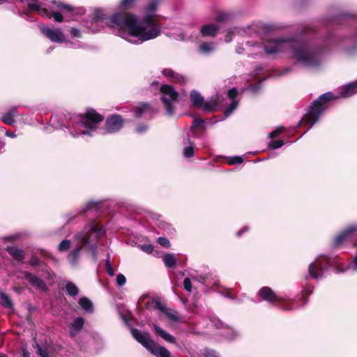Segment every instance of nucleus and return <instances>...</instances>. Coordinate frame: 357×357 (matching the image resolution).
Segmentation results:
<instances>
[{
  "instance_id": "9d476101",
  "label": "nucleus",
  "mask_w": 357,
  "mask_h": 357,
  "mask_svg": "<svg viewBox=\"0 0 357 357\" xmlns=\"http://www.w3.org/2000/svg\"><path fill=\"white\" fill-rule=\"evenodd\" d=\"M257 294L262 300L269 303H274L284 310H292L295 309L294 307L290 305L291 303L289 301H287L283 298L277 296L269 287H264L261 288Z\"/></svg>"
},
{
  "instance_id": "5fc2aeb1",
  "label": "nucleus",
  "mask_w": 357,
  "mask_h": 357,
  "mask_svg": "<svg viewBox=\"0 0 357 357\" xmlns=\"http://www.w3.org/2000/svg\"><path fill=\"white\" fill-rule=\"evenodd\" d=\"M140 248H141L142 250H143L144 252H146L147 254H151L153 251V245H151L150 244L142 245H141Z\"/></svg>"
},
{
  "instance_id": "473e14b6",
  "label": "nucleus",
  "mask_w": 357,
  "mask_h": 357,
  "mask_svg": "<svg viewBox=\"0 0 357 357\" xmlns=\"http://www.w3.org/2000/svg\"><path fill=\"white\" fill-rule=\"evenodd\" d=\"M214 50V46L213 43H203L199 45V50L204 54H209Z\"/></svg>"
},
{
  "instance_id": "aec40b11",
  "label": "nucleus",
  "mask_w": 357,
  "mask_h": 357,
  "mask_svg": "<svg viewBox=\"0 0 357 357\" xmlns=\"http://www.w3.org/2000/svg\"><path fill=\"white\" fill-rule=\"evenodd\" d=\"M160 312L162 314L165 315L168 321L170 322L177 323L183 321V317L177 311L169 309L165 305H163L162 310H160Z\"/></svg>"
},
{
  "instance_id": "c03bdc74",
  "label": "nucleus",
  "mask_w": 357,
  "mask_h": 357,
  "mask_svg": "<svg viewBox=\"0 0 357 357\" xmlns=\"http://www.w3.org/2000/svg\"><path fill=\"white\" fill-rule=\"evenodd\" d=\"M158 243L160 245H162V246H163V247H165V248H169V247H170V242H169V241L167 238H165V237H159V238H158Z\"/></svg>"
},
{
  "instance_id": "bf43d9fd",
  "label": "nucleus",
  "mask_w": 357,
  "mask_h": 357,
  "mask_svg": "<svg viewBox=\"0 0 357 357\" xmlns=\"http://www.w3.org/2000/svg\"><path fill=\"white\" fill-rule=\"evenodd\" d=\"M248 229H249V228H248V226H245L243 229H241V230H239V231L237 232V234H237V236H238V237L241 236V235H242L244 232L247 231L248 230Z\"/></svg>"
},
{
  "instance_id": "37998d69",
  "label": "nucleus",
  "mask_w": 357,
  "mask_h": 357,
  "mask_svg": "<svg viewBox=\"0 0 357 357\" xmlns=\"http://www.w3.org/2000/svg\"><path fill=\"white\" fill-rule=\"evenodd\" d=\"M126 282V277L121 274V273H119L117 275H116V283L120 287H122L123 286Z\"/></svg>"
},
{
  "instance_id": "4be33fe9",
  "label": "nucleus",
  "mask_w": 357,
  "mask_h": 357,
  "mask_svg": "<svg viewBox=\"0 0 357 357\" xmlns=\"http://www.w3.org/2000/svg\"><path fill=\"white\" fill-rule=\"evenodd\" d=\"M17 116V107H12L7 112L3 113L0 116L1 121L9 126H12L15 123V117Z\"/></svg>"
},
{
  "instance_id": "ddd939ff",
  "label": "nucleus",
  "mask_w": 357,
  "mask_h": 357,
  "mask_svg": "<svg viewBox=\"0 0 357 357\" xmlns=\"http://www.w3.org/2000/svg\"><path fill=\"white\" fill-rule=\"evenodd\" d=\"M43 5L36 2L28 3L29 10L31 11H37L43 17L50 18L52 17L54 21L61 22L63 20V15L58 11H52L51 13L46 8H42Z\"/></svg>"
},
{
  "instance_id": "8fccbe9b",
  "label": "nucleus",
  "mask_w": 357,
  "mask_h": 357,
  "mask_svg": "<svg viewBox=\"0 0 357 357\" xmlns=\"http://www.w3.org/2000/svg\"><path fill=\"white\" fill-rule=\"evenodd\" d=\"M204 123V121L202 119H195L191 125V129H195Z\"/></svg>"
},
{
  "instance_id": "dca6fc26",
  "label": "nucleus",
  "mask_w": 357,
  "mask_h": 357,
  "mask_svg": "<svg viewBox=\"0 0 357 357\" xmlns=\"http://www.w3.org/2000/svg\"><path fill=\"white\" fill-rule=\"evenodd\" d=\"M101 204L100 202L91 201L87 202L78 212L73 211L67 213L65 215L66 222L68 223L74 220L78 213L86 214L89 211H98L100 208Z\"/></svg>"
},
{
  "instance_id": "49530a36",
  "label": "nucleus",
  "mask_w": 357,
  "mask_h": 357,
  "mask_svg": "<svg viewBox=\"0 0 357 357\" xmlns=\"http://www.w3.org/2000/svg\"><path fill=\"white\" fill-rule=\"evenodd\" d=\"M283 130H284V127H282V126L278 127L276 129H275L274 130H273L272 132H271L268 134V137L273 138V137H277L279 134H280L283 131Z\"/></svg>"
},
{
  "instance_id": "72a5a7b5",
  "label": "nucleus",
  "mask_w": 357,
  "mask_h": 357,
  "mask_svg": "<svg viewBox=\"0 0 357 357\" xmlns=\"http://www.w3.org/2000/svg\"><path fill=\"white\" fill-rule=\"evenodd\" d=\"M195 153V143L190 142V145L185 147L183 149V155L185 158H190L194 155Z\"/></svg>"
},
{
  "instance_id": "f704fd0d",
  "label": "nucleus",
  "mask_w": 357,
  "mask_h": 357,
  "mask_svg": "<svg viewBox=\"0 0 357 357\" xmlns=\"http://www.w3.org/2000/svg\"><path fill=\"white\" fill-rule=\"evenodd\" d=\"M71 245V241L68 239L63 240L58 245V250L61 252L68 251Z\"/></svg>"
},
{
  "instance_id": "6e6552de",
  "label": "nucleus",
  "mask_w": 357,
  "mask_h": 357,
  "mask_svg": "<svg viewBox=\"0 0 357 357\" xmlns=\"http://www.w3.org/2000/svg\"><path fill=\"white\" fill-rule=\"evenodd\" d=\"M331 266V259L326 255H319L309 264L308 275L314 280H319L324 278Z\"/></svg>"
},
{
  "instance_id": "69168bd1",
  "label": "nucleus",
  "mask_w": 357,
  "mask_h": 357,
  "mask_svg": "<svg viewBox=\"0 0 357 357\" xmlns=\"http://www.w3.org/2000/svg\"><path fill=\"white\" fill-rule=\"evenodd\" d=\"M243 48L242 47H240V46L237 47V48H236V52H237L238 54H242V53H243Z\"/></svg>"
},
{
  "instance_id": "603ef678",
  "label": "nucleus",
  "mask_w": 357,
  "mask_h": 357,
  "mask_svg": "<svg viewBox=\"0 0 357 357\" xmlns=\"http://www.w3.org/2000/svg\"><path fill=\"white\" fill-rule=\"evenodd\" d=\"M149 129V126L146 124H142L137 126L135 129V132L139 134L144 133L146 132Z\"/></svg>"
},
{
  "instance_id": "3c124183",
  "label": "nucleus",
  "mask_w": 357,
  "mask_h": 357,
  "mask_svg": "<svg viewBox=\"0 0 357 357\" xmlns=\"http://www.w3.org/2000/svg\"><path fill=\"white\" fill-rule=\"evenodd\" d=\"M65 43H66V44L70 47H72V48H74V49H79V48H82V45L80 43V42L74 43V42L66 40Z\"/></svg>"
},
{
  "instance_id": "b1692460",
  "label": "nucleus",
  "mask_w": 357,
  "mask_h": 357,
  "mask_svg": "<svg viewBox=\"0 0 357 357\" xmlns=\"http://www.w3.org/2000/svg\"><path fill=\"white\" fill-rule=\"evenodd\" d=\"M84 320L82 317L75 318L70 325V335L72 337L75 336L84 326Z\"/></svg>"
},
{
  "instance_id": "f8f14e48",
  "label": "nucleus",
  "mask_w": 357,
  "mask_h": 357,
  "mask_svg": "<svg viewBox=\"0 0 357 357\" xmlns=\"http://www.w3.org/2000/svg\"><path fill=\"white\" fill-rule=\"evenodd\" d=\"M107 16L100 10H96L89 19L84 21V26L91 33L101 31L106 23Z\"/></svg>"
},
{
  "instance_id": "79ce46f5",
  "label": "nucleus",
  "mask_w": 357,
  "mask_h": 357,
  "mask_svg": "<svg viewBox=\"0 0 357 357\" xmlns=\"http://www.w3.org/2000/svg\"><path fill=\"white\" fill-rule=\"evenodd\" d=\"M204 354L205 357H220L217 351L210 349H206Z\"/></svg>"
},
{
  "instance_id": "cd10ccee",
  "label": "nucleus",
  "mask_w": 357,
  "mask_h": 357,
  "mask_svg": "<svg viewBox=\"0 0 357 357\" xmlns=\"http://www.w3.org/2000/svg\"><path fill=\"white\" fill-rule=\"evenodd\" d=\"M165 265L167 268H175L176 266V259L174 254L167 253L162 257Z\"/></svg>"
},
{
  "instance_id": "774afa93",
  "label": "nucleus",
  "mask_w": 357,
  "mask_h": 357,
  "mask_svg": "<svg viewBox=\"0 0 357 357\" xmlns=\"http://www.w3.org/2000/svg\"><path fill=\"white\" fill-rule=\"evenodd\" d=\"M225 41H226L227 43H229V42H231V36H230V35H229V34H228V35L226 36Z\"/></svg>"
},
{
  "instance_id": "393cba45",
  "label": "nucleus",
  "mask_w": 357,
  "mask_h": 357,
  "mask_svg": "<svg viewBox=\"0 0 357 357\" xmlns=\"http://www.w3.org/2000/svg\"><path fill=\"white\" fill-rule=\"evenodd\" d=\"M78 304L80 307L86 313L91 314L94 312V306L93 302L86 296L79 298Z\"/></svg>"
},
{
  "instance_id": "c9c22d12",
  "label": "nucleus",
  "mask_w": 357,
  "mask_h": 357,
  "mask_svg": "<svg viewBox=\"0 0 357 357\" xmlns=\"http://www.w3.org/2000/svg\"><path fill=\"white\" fill-rule=\"evenodd\" d=\"M138 0H121V6L123 8L128 9L132 8Z\"/></svg>"
},
{
  "instance_id": "c756f323",
  "label": "nucleus",
  "mask_w": 357,
  "mask_h": 357,
  "mask_svg": "<svg viewBox=\"0 0 357 357\" xmlns=\"http://www.w3.org/2000/svg\"><path fill=\"white\" fill-rule=\"evenodd\" d=\"M66 291L68 296L75 297L79 294V289L73 282H68L66 284Z\"/></svg>"
},
{
  "instance_id": "4c0bfd02",
  "label": "nucleus",
  "mask_w": 357,
  "mask_h": 357,
  "mask_svg": "<svg viewBox=\"0 0 357 357\" xmlns=\"http://www.w3.org/2000/svg\"><path fill=\"white\" fill-rule=\"evenodd\" d=\"M105 268L107 271V273L109 276H114V271L112 266V264L110 263L109 259V255H107V259H106V263H105Z\"/></svg>"
},
{
  "instance_id": "0e129e2a",
  "label": "nucleus",
  "mask_w": 357,
  "mask_h": 357,
  "mask_svg": "<svg viewBox=\"0 0 357 357\" xmlns=\"http://www.w3.org/2000/svg\"><path fill=\"white\" fill-rule=\"evenodd\" d=\"M264 29L267 31H271V30H273L275 29V27L271 24H266L264 26Z\"/></svg>"
},
{
  "instance_id": "39448f33",
  "label": "nucleus",
  "mask_w": 357,
  "mask_h": 357,
  "mask_svg": "<svg viewBox=\"0 0 357 357\" xmlns=\"http://www.w3.org/2000/svg\"><path fill=\"white\" fill-rule=\"evenodd\" d=\"M338 96H335L333 92H326L321 95L310 106L307 114L301 119L298 126L303 124H310L308 129L303 134L306 133L312 128L313 125L319 120L320 116L327 109V103L333 100H336L339 97L347 98L357 93V82H350L344 85L337 91Z\"/></svg>"
},
{
  "instance_id": "f03ea898",
  "label": "nucleus",
  "mask_w": 357,
  "mask_h": 357,
  "mask_svg": "<svg viewBox=\"0 0 357 357\" xmlns=\"http://www.w3.org/2000/svg\"><path fill=\"white\" fill-rule=\"evenodd\" d=\"M102 121L103 116L93 109H88L84 115L68 114L67 117L63 114H54L50 120L56 128H66L73 137H92L96 133H115L121 129L123 124L121 116L114 114L107 119L105 128L99 129L98 124Z\"/></svg>"
},
{
  "instance_id": "864d4df0",
  "label": "nucleus",
  "mask_w": 357,
  "mask_h": 357,
  "mask_svg": "<svg viewBox=\"0 0 357 357\" xmlns=\"http://www.w3.org/2000/svg\"><path fill=\"white\" fill-rule=\"evenodd\" d=\"M261 88V82H259L249 86V90L252 93H257Z\"/></svg>"
},
{
  "instance_id": "ea45409f",
  "label": "nucleus",
  "mask_w": 357,
  "mask_h": 357,
  "mask_svg": "<svg viewBox=\"0 0 357 357\" xmlns=\"http://www.w3.org/2000/svg\"><path fill=\"white\" fill-rule=\"evenodd\" d=\"M284 144V142L281 140H272L268 144V148L271 149H277L282 147Z\"/></svg>"
},
{
  "instance_id": "680f3d73",
  "label": "nucleus",
  "mask_w": 357,
  "mask_h": 357,
  "mask_svg": "<svg viewBox=\"0 0 357 357\" xmlns=\"http://www.w3.org/2000/svg\"><path fill=\"white\" fill-rule=\"evenodd\" d=\"M347 270H349L347 266L346 268L336 267L335 268L337 273H344Z\"/></svg>"
},
{
  "instance_id": "9b49d317",
  "label": "nucleus",
  "mask_w": 357,
  "mask_h": 357,
  "mask_svg": "<svg viewBox=\"0 0 357 357\" xmlns=\"http://www.w3.org/2000/svg\"><path fill=\"white\" fill-rule=\"evenodd\" d=\"M190 100L193 106L202 109L206 113L214 112L218 109V100H204L201 93L197 91H191Z\"/></svg>"
},
{
  "instance_id": "6e6d98bb",
  "label": "nucleus",
  "mask_w": 357,
  "mask_h": 357,
  "mask_svg": "<svg viewBox=\"0 0 357 357\" xmlns=\"http://www.w3.org/2000/svg\"><path fill=\"white\" fill-rule=\"evenodd\" d=\"M29 263L33 266H39L42 261L38 257H32Z\"/></svg>"
},
{
  "instance_id": "052dcab7",
  "label": "nucleus",
  "mask_w": 357,
  "mask_h": 357,
  "mask_svg": "<svg viewBox=\"0 0 357 357\" xmlns=\"http://www.w3.org/2000/svg\"><path fill=\"white\" fill-rule=\"evenodd\" d=\"M6 135L7 137H11V138H15L16 136H17L15 132L9 131V130L6 132Z\"/></svg>"
},
{
  "instance_id": "e433bc0d",
  "label": "nucleus",
  "mask_w": 357,
  "mask_h": 357,
  "mask_svg": "<svg viewBox=\"0 0 357 357\" xmlns=\"http://www.w3.org/2000/svg\"><path fill=\"white\" fill-rule=\"evenodd\" d=\"M162 74L164 76L167 77H172L176 79H179V75L178 74H176L172 69L170 68H166L162 70Z\"/></svg>"
},
{
  "instance_id": "a18cd8bd",
  "label": "nucleus",
  "mask_w": 357,
  "mask_h": 357,
  "mask_svg": "<svg viewBox=\"0 0 357 357\" xmlns=\"http://www.w3.org/2000/svg\"><path fill=\"white\" fill-rule=\"evenodd\" d=\"M183 288L188 292L192 291V282L191 280L188 278H185L183 280Z\"/></svg>"
},
{
  "instance_id": "a878e982",
  "label": "nucleus",
  "mask_w": 357,
  "mask_h": 357,
  "mask_svg": "<svg viewBox=\"0 0 357 357\" xmlns=\"http://www.w3.org/2000/svg\"><path fill=\"white\" fill-rule=\"evenodd\" d=\"M218 29V25L208 24L202 27L201 33L204 36H214L217 33Z\"/></svg>"
},
{
  "instance_id": "f3484780",
  "label": "nucleus",
  "mask_w": 357,
  "mask_h": 357,
  "mask_svg": "<svg viewBox=\"0 0 357 357\" xmlns=\"http://www.w3.org/2000/svg\"><path fill=\"white\" fill-rule=\"evenodd\" d=\"M356 232H357L356 225L349 226L334 238L333 243V246L337 247L340 245L342 243L349 239Z\"/></svg>"
},
{
  "instance_id": "bb28decb",
  "label": "nucleus",
  "mask_w": 357,
  "mask_h": 357,
  "mask_svg": "<svg viewBox=\"0 0 357 357\" xmlns=\"http://www.w3.org/2000/svg\"><path fill=\"white\" fill-rule=\"evenodd\" d=\"M151 111V108L148 103H142L138 105L135 110V116L136 118H141L146 114H149Z\"/></svg>"
},
{
  "instance_id": "7c9ffc66",
  "label": "nucleus",
  "mask_w": 357,
  "mask_h": 357,
  "mask_svg": "<svg viewBox=\"0 0 357 357\" xmlns=\"http://www.w3.org/2000/svg\"><path fill=\"white\" fill-rule=\"evenodd\" d=\"M0 302L1 304L6 308H10L13 307V301L7 294L0 291Z\"/></svg>"
},
{
  "instance_id": "c85d7f7f",
  "label": "nucleus",
  "mask_w": 357,
  "mask_h": 357,
  "mask_svg": "<svg viewBox=\"0 0 357 357\" xmlns=\"http://www.w3.org/2000/svg\"><path fill=\"white\" fill-rule=\"evenodd\" d=\"M158 6V1L152 0L145 8V13L144 15H150L152 18L155 19V12Z\"/></svg>"
},
{
  "instance_id": "423d86ee",
  "label": "nucleus",
  "mask_w": 357,
  "mask_h": 357,
  "mask_svg": "<svg viewBox=\"0 0 357 357\" xmlns=\"http://www.w3.org/2000/svg\"><path fill=\"white\" fill-rule=\"evenodd\" d=\"M330 23L333 25L345 24L352 27L351 35L342 38L341 43L351 42L352 45L344 47V51L349 54H356L357 52V17H351L348 13H341L332 17Z\"/></svg>"
},
{
  "instance_id": "412c9836",
  "label": "nucleus",
  "mask_w": 357,
  "mask_h": 357,
  "mask_svg": "<svg viewBox=\"0 0 357 357\" xmlns=\"http://www.w3.org/2000/svg\"><path fill=\"white\" fill-rule=\"evenodd\" d=\"M146 299H147V301L144 303V306L148 310L155 309L159 311L162 310V307L164 304L162 303L158 298L149 299L147 296H142L140 297L139 303H142Z\"/></svg>"
},
{
  "instance_id": "13d9d810",
  "label": "nucleus",
  "mask_w": 357,
  "mask_h": 357,
  "mask_svg": "<svg viewBox=\"0 0 357 357\" xmlns=\"http://www.w3.org/2000/svg\"><path fill=\"white\" fill-rule=\"evenodd\" d=\"M303 292L305 294H311L313 292V287L306 286L303 289Z\"/></svg>"
},
{
  "instance_id": "6ab92c4d",
  "label": "nucleus",
  "mask_w": 357,
  "mask_h": 357,
  "mask_svg": "<svg viewBox=\"0 0 357 357\" xmlns=\"http://www.w3.org/2000/svg\"><path fill=\"white\" fill-rule=\"evenodd\" d=\"M237 95L238 89L236 87H233L228 91L227 96L231 102L224 111V114L226 117H228L229 115H231V114L236 109L238 105V101L236 100Z\"/></svg>"
},
{
  "instance_id": "a211bd4d",
  "label": "nucleus",
  "mask_w": 357,
  "mask_h": 357,
  "mask_svg": "<svg viewBox=\"0 0 357 357\" xmlns=\"http://www.w3.org/2000/svg\"><path fill=\"white\" fill-rule=\"evenodd\" d=\"M24 276L30 284L36 289L44 292H47L48 291L47 285L40 278L28 271H25L24 273Z\"/></svg>"
},
{
  "instance_id": "1a4fd4ad",
  "label": "nucleus",
  "mask_w": 357,
  "mask_h": 357,
  "mask_svg": "<svg viewBox=\"0 0 357 357\" xmlns=\"http://www.w3.org/2000/svg\"><path fill=\"white\" fill-rule=\"evenodd\" d=\"M161 100L165 107L167 114L172 116L174 112L173 105L178 100V92L170 85L163 84L160 86Z\"/></svg>"
},
{
  "instance_id": "2eb2a0df",
  "label": "nucleus",
  "mask_w": 357,
  "mask_h": 357,
  "mask_svg": "<svg viewBox=\"0 0 357 357\" xmlns=\"http://www.w3.org/2000/svg\"><path fill=\"white\" fill-rule=\"evenodd\" d=\"M42 33L54 43H61L66 41V36L59 28L52 29L46 26H40Z\"/></svg>"
},
{
  "instance_id": "2f4dec72",
  "label": "nucleus",
  "mask_w": 357,
  "mask_h": 357,
  "mask_svg": "<svg viewBox=\"0 0 357 357\" xmlns=\"http://www.w3.org/2000/svg\"><path fill=\"white\" fill-rule=\"evenodd\" d=\"M54 3L56 5L57 8H59V10H62L63 12L74 15L75 8L71 5L63 3L61 2H55Z\"/></svg>"
},
{
  "instance_id": "a19ab883",
  "label": "nucleus",
  "mask_w": 357,
  "mask_h": 357,
  "mask_svg": "<svg viewBox=\"0 0 357 357\" xmlns=\"http://www.w3.org/2000/svg\"><path fill=\"white\" fill-rule=\"evenodd\" d=\"M230 18V15L227 13H220L217 15V21L218 22H225L228 20Z\"/></svg>"
},
{
  "instance_id": "338daca9",
  "label": "nucleus",
  "mask_w": 357,
  "mask_h": 357,
  "mask_svg": "<svg viewBox=\"0 0 357 357\" xmlns=\"http://www.w3.org/2000/svg\"><path fill=\"white\" fill-rule=\"evenodd\" d=\"M224 296L225 297H227L229 299H231V300H235L236 299V298L234 296H231L230 294H226Z\"/></svg>"
},
{
  "instance_id": "09e8293b",
  "label": "nucleus",
  "mask_w": 357,
  "mask_h": 357,
  "mask_svg": "<svg viewBox=\"0 0 357 357\" xmlns=\"http://www.w3.org/2000/svg\"><path fill=\"white\" fill-rule=\"evenodd\" d=\"M36 347L38 348V354L40 357H50L45 349L43 348L38 344H36Z\"/></svg>"
},
{
  "instance_id": "e2e57ef3",
  "label": "nucleus",
  "mask_w": 357,
  "mask_h": 357,
  "mask_svg": "<svg viewBox=\"0 0 357 357\" xmlns=\"http://www.w3.org/2000/svg\"><path fill=\"white\" fill-rule=\"evenodd\" d=\"M15 239H16L15 236H8L5 237V240H6L8 241H14Z\"/></svg>"
},
{
  "instance_id": "4d7b16f0",
  "label": "nucleus",
  "mask_w": 357,
  "mask_h": 357,
  "mask_svg": "<svg viewBox=\"0 0 357 357\" xmlns=\"http://www.w3.org/2000/svg\"><path fill=\"white\" fill-rule=\"evenodd\" d=\"M239 336L238 332L234 329H231L229 331V336L228 338L230 340H234L235 338L238 337Z\"/></svg>"
},
{
  "instance_id": "7ed1b4c3",
  "label": "nucleus",
  "mask_w": 357,
  "mask_h": 357,
  "mask_svg": "<svg viewBox=\"0 0 357 357\" xmlns=\"http://www.w3.org/2000/svg\"><path fill=\"white\" fill-rule=\"evenodd\" d=\"M109 26L118 29L121 38L134 45L155 39L162 33L161 25L150 15L117 13L109 17Z\"/></svg>"
},
{
  "instance_id": "f257e3e1",
  "label": "nucleus",
  "mask_w": 357,
  "mask_h": 357,
  "mask_svg": "<svg viewBox=\"0 0 357 357\" xmlns=\"http://www.w3.org/2000/svg\"><path fill=\"white\" fill-rule=\"evenodd\" d=\"M263 47L267 55L289 51L290 58L303 67L318 68L324 62L328 44L316 40H299L296 36H281L265 40Z\"/></svg>"
},
{
  "instance_id": "de8ad7c7",
  "label": "nucleus",
  "mask_w": 357,
  "mask_h": 357,
  "mask_svg": "<svg viewBox=\"0 0 357 357\" xmlns=\"http://www.w3.org/2000/svg\"><path fill=\"white\" fill-rule=\"evenodd\" d=\"M70 33L71 36L73 38H81L82 37V33H81L80 30L75 27L70 28Z\"/></svg>"
},
{
  "instance_id": "0eeeda50",
  "label": "nucleus",
  "mask_w": 357,
  "mask_h": 357,
  "mask_svg": "<svg viewBox=\"0 0 357 357\" xmlns=\"http://www.w3.org/2000/svg\"><path fill=\"white\" fill-rule=\"evenodd\" d=\"M132 337L156 357H172L169 351L165 347L157 344L149 333L142 332L136 328H131Z\"/></svg>"
},
{
  "instance_id": "20e7f679",
  "label": "nucleus",
  "mask_w": 357,
  "mask_h": 357,
  "mask_svg": "<svg viewBox=\"0 0 357 357\" xmlns=\"http://www.w3.org/2000/svg\"><path fill=\"white\" fill-rule=\"evenodd\" d=\"M105 234V229L100 227L96 222H91L86 225L82 231L77 233L75 240V248L72 249L67 255V260L73 267H77L81 258V252L84 248L89 249L95 255L98 247V239Z\"/></svg>"
},
{
  "instance_id": "5701e85b",
  "label": "nucleus",
  "mask_w": 357,
  "mask_h": 357,
  "mask_svg": "<svg viewBox=\"0 0 357 357\" xmlns=\"http://www.w3.org/2000/svg\"><path fill=\"white\" fill-rule=\"evenodd\" d=\"M6 250L9 255L17 261H22L25 258L24 251L16 246H8Z\"/></svg>"
},
{
  "instance_id": "58836bf2",
  "label": "nucleus",
  "mask_w": 357,
  "mask_h": 357,
  "mask_svg": "<svg viewBox=\"0 0 357 357\" xmlns=\"http://www.w3.org/2000/svg\"><path fill=\"white\" fill-rule=\"evenodd\" d=\"M243 158L241 156H231L228 158V164L233 165L236 164H241L243 162Z\"/></svg>"
},
{
  "instance_id": "4468645a",
  "label": "nucleus",
  "mask_w": 357,
  "mask_h": 357,
  "mask_svg": "<svg viewBox=\"0 0 357 357\" xmlns=\"http://www.w3.org/2000/svg\"><path fill=\"white\" fill-rule=\"evenodd\" d=\"M153 328L154 329L155 334L162 337L166 342L174 344L179 350L183 352H186L188 351L185 343L177 342L176 338L172 335L167 333L159 326L153 324Z\"/></svg>"
}]
</instances>
